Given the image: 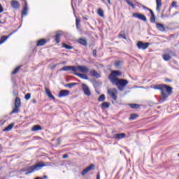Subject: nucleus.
<instances>
[{
  "label": "nucleus",
  "mask_w": 179,
  "mask_h": 179,
  "mask_svg": "<svg viewBox=\"0 0 179 179\" xmlns=\"http://www.w3.org/2000/svg\"><path fill=\"white\" fill-rule=\"evenodd\" d=\"M153 89L155 90H160L161 92V103H164V101H167V99H169V96H171L173 93V87L166 84H160L157 85H154Z\"/></svg>",
  "instance_id": "1"
},
{
  "label": "nucleus",
  "mask_w": 179,
  "mask_h": 179,
  "mask_svg": "<svg viewBox=\"0 0 179 179\" xmlns=\"http://www.w3.org/2000/svg\"><path fill=\"white\" fill-rule=\"evenodd\" d=\"M78 70L83 73H87L90 72V69H89V68L86 66H66L60 69V71H64L65 72L72 71L73 72L76 73L78 71Z\"/></svg>",
  "instance_id": "2"
},
{
  "label": "nucleus",
  "mask_w": 179,
  "mask_h": 179,
  "mask_svg": "<svg viewBox=\"0 0 179 179\" xmlns=\"http://www.w3.org/2000/svg\"><path fill=\"white\" fill-rule=\"evenodd\" d=\"M43 167H45V164H44L43 162H40L35 165L31 166L27 169L25 176H29V174H31V173H34V171H38V170H41Z\"/></svg>",
  "instance_id": "3"
},
{
  "label": "nucleus",
  "mask_w": 179,
  "mask_h": 179,
  "mask_svg": "<svg viewBox=\"0 0 179 179\" xmlns=\"http://www.w3.org/2000/svg\"><path fill=\"white\" fill-rule=\"evenodd\" d=\"M129 83V81H128L127 80L124 78H119L114 81L113 84L117 86L120 92H124V90H125V86H127V85H128Z\"/></svg>",
  "instance_id": "4"
},
{
  "label": "nucleus",
  "mask_w": 179,
  "mask_h": 179,
  "mask_svg": "<svg viewBox=\"0 0 179 179\" xmlns=\"http://www.w3.org/2000/svg\"><path fill=\"white\" fill-rule=\"evenodd\" d=\"M121 75H122V73L120 71H112L111 74L108 76L109 80H110L112 83H114L117 79H120L117 78V76H121Z\"/></svg>",
  "instance_id": "5"
},
{
  "label": "nucleus",
  "mask_w": 179,
  "mask_h": 179,
  "mask_svg": "<svg viewBox=\"0 0 179 179\" xmlns=\"http://www.w3.org/2000/svg\"><path fill=\"white\" fill-rule=\"evenodd\" d=\"M108 94L115 101H117V94H118V91L115 88H112L108 90Z\"/></svg>",
  "instance_id": "6"
},
{
  "label": "nucleus",
  "mask_w": 179,
  "mask_h": 179,
  "mask_svg": "<svg viewBox=\"0 0 179 179\" xmlns=\"http://www.w3.org/2000/svg\"><path fill=\"white\" fill-rule=\"evenodd\" d=\"M82 90H83V92H84V94H85V96H92V92L90 91V88H89V86H87V85L83 83Z\"/></svg>",
  "instance_id": "7"
},
{
  "label": "nucleus",
  "mask_w": 179,
  "mask_h": 179,
  "mask_svg": "<svg viewBox=\"0 0 179 179\" xmlns=\"http://www.w3.org/2000/svg\"><path fill=\"white\" fill-rule=\"evenodd\" d=\"M149 45H150V43H143L142 41H138L137 43V47L139 50H146Z\"/></svg>",
  "instance_id": "8"
},
{
  "label": "nucleus",
  "mask_w": 179,
  "mask_h": 179,
  "mask_svg": "<svg viewBox=\"0 0 179 179\" xmlns=\"http://www.w3.org/2000/svg\"><path fill=\"white\" fill-rule=\"evenodd\" d=\"M133 17H136L137 19H139L140 20H142L143 22H148V18H146V16L143 14L134 13L132 15Z\"/></svg>",
  "instance_id": "9"
},
{
  "label": "nucleus",
  "mask_w": 179,
  "mask_h": 179,
  "mask_svg": "<svg viewBox=\"0 0 179 179\" xmlns=\"http://www.w3.org/2000/svg\"><path fill=\"white\" fill-rule=\"evenodd\" d=\"M94 169V164H92L88 167L85 168L84 170H83L81 174L82 176H85V174H87L90 170Z\"/></svg>",
  "instance_id": "10"
},
{
  "label": "nucleus",
  "mask_w": 179,
  "mask_h": 179,
  "mask_svg": "<svg viewBox=\"0 0 179 179\" xmlns=\"http://www.w3.org/2000/svg\"><path fill=\"white\" fill-rule=\"evenodd\" d=\"M71 92L68 90H62L59 93V97H66L69 96Z\"/></svg>",
  "instance_id": "11"
},
{
  "label": "nucleus",
  "mask_w": 179,
  "mask_h": 179,
  "mask_svg": "<svg viewBox=\"0 0 179 179\" xmlns=\"http://www.w3.org/2000/svg\"><path fill=\"white\" fill-rule=\"evenodd\" d=\"M127 137V134L125 133L117 134H114L113 139H116L117 141H120V139H124V138Z\"/></svg>",
  "instance_id": "12"
},
{
  "label": "nucleus",
  "mask_w": 179,
  "mask_h": 179,
  "mask_svg": "<svg viewBox=\"0 0 179 179\" xmlns=\"http://www.w3.org/2000/svg\"><path fill=\"white\" fill-rule=\"evenodd\" d=\"M61 36H62V31H58L56 32V35L55 36V40L57 44H59L61 41Z\"/></svg>",
  "instance_id": "13"
},
{
  "label": "nucleus",
  "mask_w": 179,
  "mask_h": 179,
  "mask_svg": "<svg viewBox=\"0 0 179 179\" xmlns=\"http://www.w3.org/2000/svg\"><path fill=\"white\" fill-rule=\"evenodd\" d=\"M10 6L13 9H19L20 8V3L16 0H12L10 2Z\"/></svg>",
  "instance_id": "14"
},
{
  "label": "nucleus",
  "mask_w": 179,
  "mask_h": 179,
  "mask_svg": "<svg viewBox=\"0 0 179 179\" xmlns=\"http://www.w3.org/2000/svg\"><path fill=\"white\" fill-rule=\"evenodd\" d=\"M45 91L46 93V96L49 97V99H52V100H55V96L51 94V91L48 87H45Z\"/></svg>",
  "instance_id": "15"
},
{
  "label": "nucleus",
  "mask_w": 179,
  "mask_h": 179,
  "mask_svg": "<svg viewBox=\"0 0 179 179\" xmlns=\"http://www.w3.org/2000/svg\"><path fill=\"white\" fill-rule=\"evenodd\" d=\"M73 75H76V76H78V78H80V79H85V80H89V77L86 74L84 73H73Z\"/></svg>",
  "instance_id": "16"
},
{
  "label": "nucleus",
  "mask_w": 179,
  "mask_h": 179,
  "mask_svg": "<svg viewBox=\"0 0 179 179\" xmlns=\"http://www.w3.org/2000/svg\"><path fill=\"white\" fill-rule=\"evenodd\" d=\"M78 43H79V44H81V45H84V47L87 46V40H86L83 38H80L78 40Z\"/></svg>",
  "instance_id": "17"
},
{
  "label": "nucleus",
  "mask_w": 179,
  "mask_h": 179,
  "mask_svg": "<svg viewBox=\"0 0 179 179\" xmlns=\"http://www.w3.org/2000/svg\"><path fill=\"white\" fill-rule=\"evenodd\" d=\"M90 76H92L93 78H96V79H99L100 78V74L96 71V70H92L90 72Z\"/></svg>",
  "instance_id": "18"
},
{
  "label": "nucleus",
  "mask_w": 179,
  "mask_h": 179,
  "mask_svg": "<svg viewBox=\"0 0 179 179\" xmlns=\"http://www.w3.org/2000/svg\"><path fill=\"white\" fill-rule=\"evenodd\" d=\"M156 27L159 31H166V28L163 24L157 23Z\"/></svg>",
  "instance_id": "19"
},
{
  "label": "nucleus",
  "mask_w": 179,
  "mask_h": 179,
  "mask_svg": "<svg viewBox=\"0 0 179 179\" xmlns=\"http://www.w3.org/2000/svg\"><path fill=\"white\" fill-rule=\"evenodd\" d=\"M47 43V41L45 39H40L37 41L36 45L37 47H41L42 45H44Z\"/></svg>",
  "instance_id": "20"
},
{
  "label": "nucleus",
  "mask_w": 179,
  "mask_h": 179,
  "mask_svg": "<svg viewBox=\"0 0 179 179\" xmlns=\"http://www.w3.org/2000/svg\"><path fill=\"white\" fill-rule=\"evenodd\" d=\"M13 127H15V123L10 124L7 127L3 129V132H8L10 131L13 128Z\"/></svg>",
  "instance_id": "21"
},
{
  "label": "nucleus",
  "mask_w": 179,
  "mask_h": 179,
  "mask_svg": "<svg viewBox=\"0 0 179 179\" xmlns=\"http://www.w3.org/2000/svg\"><path fill=\"white\" fill-rule=\"evenodd\" d=\"M156 1V10L157 12H160V8H162V0H155Z\"/></svg>",
  "instance_id": "22"
},
{
  "label": "nucleus",
  "mask_w": 179,
  "mask_h": 179,
  "mask_svg": "<svg viewBox=\"0 0 179 179\" xmlns=\"http://www.w3.org/2000/svg\"><path fill=\"white\" fill-rule=\"evenodd\" d=\"M27 10H28L27 2H25V6L22 10V16H26L27 15Z\"/></svg>",
  "instance_id": "23"
},
{
  "label": "nucleus",
  "mask_w": 179,
  "mask_h": 179,
  "mask_svg": "<svg viewBox=\"0 0 179 179\" xmlns=\"http://www.w3.org/2000/svg\"><path fill=\"white\" fill-rule=\"evenodd\" d=\"M110 106V102H103L101 104V108L104 110V108H108Z\"/></svg>",
  "instance_id": "24"
},
{
  "label": "nucleus",
  "mask_w": 179,
  "mask_h": 179,
  "mask_svg": "<svg viewBox=\"0 0 179 179\" xmlns=\"http://www.w3.org/2000/svg\"><path fill=\"white\" fill-rule=\"evenodd\" d=\"M41 129H43V127H41V126L37 124L33 127V128L31 129V131H33L34 132H36L37 131H41Z\"/></svg>",
  "instance_id": "25"
},
{
  "label": "nucleus",
  "mask_w": 179,
  "mask_h": 179,
  "mask_svg": "<svg viewBox=\"0 0 179 179\" xmlns=\"http://www.w3.org/2000/svg\"><path fill=\"white\" fill-rule=\"evenodd\" d=\"M20 106H22V102L20 101V98L17 97L15 99V107H20Z\"/></svg>",
  "instance_id": "26"
},
{
  "label": "nucleus",
  "mask_w": 179,
  "mask_h": 179,
  "mask_svg": "<svg viewBox=\"0 0 179 179\" xmlns=\"http://www.w3.org/2000/svg\"><path fill=\"white\" fill-rule=\"evenodd\" d=\"M9 37H10L9 35L1 36V40H0V44H3V43H5V41H6L8 40V38H9Z\"/></svg>",
  "instance_id": "27"
},
{
  "label": "nucleus",
  "mask_w": 179,
  "mask_h": 179,
  "mask_svg": "<svg viewBox=\"0 0 179 179\" xmlns=\"http://www.w3.org/2000/svg\"><path fill=\"white\" fill-rule=\"evenodd\" d=\"M162 58L164 61H170L171 56H170V54H165L162 56Z\"/></svg>",
  "instance_id": "28"
},
{
  "label": "nucleus",
  "mask_w": 179,
  "mask_h": 179,
  "mask_svg": "<svg viewBox=\"0 0 179 179\" xmlns=\"http://www.w3.org/2000/svg\"><path fill=\"white\" fill-rule=\"evenodd\" d=\"M78 85L77 83H71L69 84H66L64 86L65 87H69V89H72L73 86H76Z\"/></svg>",
  "instance_id": "29"
},
{
  "label": "nucleus",
  "mask_w": 179,
  "mask_h": 179,
  "mask_svg": "<svg viewBox=\"0 0 179 179\" xmlns=\"http://www.w3.org/2000/svg\"><path fill=\"white\" fill-rule=\"evenodd\" d=\"M62 47L66 48V50H73V46H71L66 43H63Z\"/></svg>",
  "instance_id": "30"
},
{
  "label": "nucleus",
  "mask_w": 179,
  "mask_h": 179,
  "mask_svg": "<svg viewBox=\"0 0 179 179\" xmlns=\"http://www.w3.org/2000/svg\"><path fill=\"white\" fill-rule=\"evenodd\" d=\"M19 111V106H15L10 114H17Z\"/></svg>",
  "instance_id": "31"
},
{
  "label": "nucleus",
  "mask_w": 179,
  "mask_h": 179,
  "mask_svg": "<svg viewBox=\"0 0 179 179\" xmlns=\"http://www.w3.org/2000/svg\"><path fill=\"white\" fill-rule=\"evenodd\" d=\"M97 13L101 17H104V11L103 10V9L99 8Z\"/></svg>",
  "instance_id": "32"
},
{
  "label": "nucleus",
  "mask_w": 179,
  "mask_h": 179,
  "mask_svg": "<svg viewBox=\"0 0 179 179\" xmlns=\"http://www.w3.org/2000/svg\"><path fill=\"white\" fill-rule=\"evenodd\" d=\"M23 66L22 65L17 66L15 69V70L12 72V75H16L19 71H20V69Z\"/></svg>",
  "instance_id": "33"
},
{
  "label": "nucleus",
  "mask_w": 179,
  "mask_h": 179,
  "mask_svg": "<svg viewBox=\"0 0 179 179\" xmlns=\"http://www.w3.org/2000/svg\"><path fill=\"white\" fill-rule=\"evenodd\" d=\"M119 38H124V40H127V35L124 33V31H121L120 34H119Z\"/></svg>",
  "instance_id": "34"
},
{
  "label": "nucleus",
  "mask_w": 179,
  "mask_h": 179,
  "mask_svg": "<svg viewBox=\"0 0 179 179\" xmlns=\"http://www.w3.org/2000/svg\"><path fill=\"white\" fill-rule=\"evenodd\" d=\"M105 100H106V95H104V94H101L98 98V101H99V102L104 101Z\"/></svg>",
  "instance_id": "35"
},
{
  "label": "nucleus",
  "mask_w": 179,
  "mask_h": 179,
  "mask_svg": "<svg viewBox=\"0 0 179 179\" xmlns=\"http://www.w3.org/2000/svg\"><path fill=\"white\" fill-rule=\"evenodd\" d=\"M129 107H130V108H139V107H141V106H139V104L131 103L129 105Z\"/></svg>",
  "instance_id": "36"
},
{
  "label": "nucleus",
  "mask_w": 179,
  "mask_h": 179,
  "mask_svg": "<svg viewBox=\"0 0 179 179\" xmlns=\"http://www.w3.org/2000/svg\"><path fill=\"white\" fill-rule=\"evenodd\" d=\"M93 85L94 86V87H99V86L101 85V83L97 81V80H95V81H93Z\"/></svg>",
  "instance_id": "37"
},
{
  "label": "nucleus",
  "mask_w": 179,
  "mask_h": 179,
  "mask_svg": "<svg viewBox=\"0 0 179 179\" xmlns=\"http://www.w3.org/2000/svg\"><path fill=\"white\" fill-rule=\"evenodd\" d=\"M125 2H127L129 6H131V8H133V9H135V4L133 3L131 1L129 0H125Z\"/></svg>",
  "instance_id": "38"
},
{
  "label": "nucleus",
  "mask_w": 179,
  "mask_h": 179,
  "mask_svg": "<svg viewBox=\"0 0 179 179\" xmlns=\"http://www.w3.org/2000/svg\"><path fill=\"white\" fill-rule=\"evenodd\" d=\"M136 118H138V115L133 113L130 115L129 120H136Z\"/></svg>",
  "instance_id": "39"
},
{
  "label": "nucleus",
  "mask_w": 179,
  "mask_h": 179,
  "mask_svg": "<svg viewBox=\"0 0 179 179\" xmlns=\"http://www.w3.org/2000/svg\"><path fill=\"white\" fill-rule=\"evenodd\" d=\"M150 22L151 23H155V22H156V17L155 16V14L151 15Z\"/></svg>",
  "instance_id": "40"
},
{
  "label": "nucleus",
  "mask_w": 179,
  "mask_h": 179,
  "mask_svg": "<svg viewBox=\"0 0 179 179\" xmlns=\"http://www.w3.org/2000/svg\"><path fill=\"white\" fill-rule=\"evenodd\" d=\"M79 23H80V18H76V29H79Z\"/></svg>",
  "instance_id": "41"
},
{
  "label": "nucleus",
  "mask_w": 179,
  "mask_h": 179,
  "mask_svg": "<svg viewBox=\"0 0 179 179\" xmlns=\"http://www.w3.org/2000/svg\"><path fill=\"white\" fill-rule=\"evenodd\" d=\"M169 54H170L171 55H172L173 57H176L177 55L176 54V52L173 51V50H168Z\"/></svg>",
  "instance_id": "42"
},
{
  "label": "nucleus",
  "mask_w": 179,
  "mask_h": 179,
  "mask_svg": "<svg viewBox=\"0 0 179 179\" xmlns=\"http://www.w3.org/2000/svg\"><path fill=\"white\" fill-rule=\"evenodd\" d=\"M30 97H31V94H30V93H28V94H27L25 95V99H26L27 100H30Z\"/></svg>",
  "instance_id": "43"
},
{
  "label": "nucleus",
  "mask_w": 179,
  "mask_h": 179,
  "mask_svg": "<svg viewBox=\"0 0 179 179\" xmlns=\"http://www.w3.org/2000/svg\"><path fill=\"white\" fill-rule=\"evenodd\" d=\"M121 65V61H116L115 62V66H120Z\"/></svg>",
  "instance_id": "44"
},
{
  "label": "nucleus",
  "mask_w": 179,
  "mask_h": 179,
  "mask_svg": "<svg viewBox=\"0 0 179 179\" xmlns=\"http://www.w3.org/2000/svg\"><path fill=\"white\" fill-rule=\"evenodd\" d=\"M172 8H177V1L172 2Z\"/></svg>",
  "instance_id": "45"
},
{
  "label": "nucleus",
  "mask_w": 179,
  "mask_h": 179,
  "mask_svg": "<svg viewBox=\"0 0 179 179\" xmlns=\"http://www.w3.org/2000/svg\"><path fill=\"white\" fill-rule=\"evenodd\" d=\"M92 55H93V56L94 57H97V50H94L93 51H92Z\"/></svg>",
  "instance_id": "46"
},
{
  "label": "nucleus",
  "mask_w": 179,
  "mask_h": 179,
  "mask_svg": "<svg viewBox=\"0 0 179 179\" xmlns=\"http://www.w3.org/2000/svg\"><path fill=\"white\" fill-rule=\"evenodd\" d=\"M141 6L145 10H149V8L146 7L145 6H143L142 4H140Z\"/></svg>",
  "instance_id": "47"
},
{
  "label": "nucleus",
  "mask_w": 179,
  "mask_h": 179,
  "mask_svg": "<svg viewBox=\"0 0 179 179\" xmlns=\"http://www.w3.org/2000/svg\"><path fill=\"white\" fill-rule=\"evenodd\" d=\"M3 12V7H2V5L0 3V13H2Z\"/></svg>",
  "instance_id": "48"
},
{
  "label": "nucleus",
  "mask_w": 179,
  "mask_h": 179,
  "mask_svg": "<svg viewBox=\"0 0 179 179\" xmlns=\"http://www.w3.org/2000/svg\"><path fill=\"white\" fill-rule=\"evenodd\" d=\"M148 12L150 13V15H155V13H153V10H152V9H150V8L148 9Z\"/></svg>",
  "instance_id": "49"
},
{
  "label": "nucleus",
  "mask_w": 179,
  "mask_h": 179,
  "mask_svg": "<svg viewBox=\"0 0 179 179\" xmlns=\"http://www.w3.org/2000/svg\"><path fill=\"white\" fill-rule=\"evenodd\" d=\"M57 145H61L62 141L60 140V138H58V139L57 140Z\"/></svg>",
  "instance_id": "50"
},
{
  "label": "nucleus",
  "mask_w": 179,
  "mask_h": 179,
  "mask_svg": "<svg viewBox=\"0 0 179 179\" xmlns=\"http://www.w3.org/2000/svg\"><path fill=\"white\" fill-rule=\"evenodd\" d=\"M16 31H17V29L13 31L9 34V36H12V34H14V33H16Z\"/></svg>",
  "instance_id": "51"
},
{
  "label": "nucleus",
  "mask_w": 179,
  "mask_h": 179,
  "mask_svg": "<svg viewBox=\"0 0 179 179\" xmlns=\"http://www.w3.org/2000/svg\"><path fill=\"white\" fill-rule=\"evenodd\" d=\"M96 179H100V172L97 173Z\"/></svg>",
  "instance_id": "52"
},
{
  "label": "nucleus",
  "mask_w": 179,
  "mask_h": 179,
  "mask_svg": "<svg viewBox=\"0 0 179 179\" xmlns=\"http://www.w3.org/2000/svg\"><path fill=\"white\" fill-rule=\"evenodd\" d=\"M68 157V154H65L63 155V159H67Z\"/></svg>",
  "instance_id": "53"
},
{
  "label": "nucleus",
  "mask_w": 179,
  "mask_h": 179,
  "mask_svg": "<svg viewBox=\"0 0 179 179\" xmlns=\"http://www.w3.org/2000/svg\"><path fill=\"white\" fill-rule=\"evenodd\" d=\"M165 81H166V82H169V83H170V82H172V80H171V79H169V78H166V79H165Z\"/></svg>",
  "instance_id": "54"
},
{
  "label": "nucleus",
  "mask_w": 179,
  "mask_h": 179,
  "mask_svg": "<svg viewBox=\"0 0 179 179\" xmlns=\"http://www.w3.org/2000/svg\"><path fill=\"white\" fill-rule=\"evenodd\" d=\"M32 103H34V104H36L37 103V101L36 99H33Z\"/></svg>",
  "instance_id": "55"
},
{
  "label": "nucleus",
  "mask_w": 179,
  "mask_h": 179,
  "mask_svg": "<svg viewBox=\"0 0 179 179\" xmlns=\"http://www.w3.org/2000/svg\"><path fill=\"white\" fill-rule=\"evenodd\" d=\"M21 171H22V173H24V171H27V169H21Z\"/></svg>",
  "instance_id": "56"
},
{
  "label": "nucleus",
  "mask_w": 179,
  "mask_h": 179,
  "mask_svg": "<svg viewBox=\"0 0 179 179\" xmlns=\"http://www.w3.org/2000/svg\"><path fill=\"white\" fill-rule=\"evenodd\" d=\"M2 152V145L0 144V153Z\"/></svg>",
  "instance_id": "57"
},
{
  "label": "nucleus",
  "mask_w": 179,
  "mask_h": 179,
  "mask_svg": "<svg viewBox=\"0 0 179 179\" xmlns=\"http://www.w3.org/2000/svg\"><path fill=\"white\" fill-rule=\"evenodd\" d=\"M83 19L84 20H87V17H83Z\"/></svg>",
  "instance_id": "58"
},
{
  "label": "nucleus",
  "mask_w": 179,
  "mask_h": 179,
  "mask_svg": "<svg viewBox=\"0 0 179 179\" xmlns=\"http://www.w3.org/2000/svg\"><path fill=\"white\" fill-rule=\"evenodd\" d=\"M43 178L47 179V178H48V176H43Z\"/></svg>",
  "instance_id": "59"
},
{
  "label": "nucleus",
  "mask_w": 179,
  "mask_h": 179,
  "mask_svg": "<svg viewBox=\"0 0 179 179\" xmlns=\"http://www.w3.org/2000/svg\"><path fill=\"white\" fill-rule=\"evenodd\" d=\"M108 1V3H109V5H111V1L110 0H107Z\"/></svg>",
  "instance_id": "60"
},
{
  "label": "nucleus",
  "mask_w": 179,
  "mask_h": 179,
  "mask_svg": "<svg viewBox=\"0 0 179 179\" xmlns=\"http://www.w3.org/2000/svg\"><path fill=\"white\" fill-rule=\"evenodd\" d=\"M0 24H2V21L0 20Z\"/></svg>",
  "instance_id": "61"
},
{
  "label": "nucleus",
  "mask_w": 179,
  "mask_h": 179,
  "mask_svg": "<svg viewBox=\"0 0 179 179\" xmlns=\"http://www.w3.org/2000/svg\"><path fill=\"white\" fill-rule=\"evenodd\" d=\"M97 94H100V92H97Z\"/></svg>",
  "instance_id": "62"
},
{
  "label": "nucleus",
  "mask_w": 179,
  "mask_h": 179,
  "mask_svg": "<svg viewBox=\"0 0 179 179\" xmlns=\"http://www.w3.org/2000/svg\"><path fill=\"white\" fill-rule=\"evenodd\" d=\"M20 27H21V26H20V27H18V29H20Z\"/></svg>",
  "instance_id": "63"
},
{
  "label": "nucleus",
  "mask_w": 179,
  "mask_h": 179,
  "mask_svg": "<svg viewBox=\"0 0 179 179\" xmlns=\"http://www.w3.org/2000/svg\"><path fill=\"white\" fill-rule=\"evenodd\" d=\"M178 157H179V154L178 155Z\"/></svg>",
  "instance_id": "64"
}]
</instances>
